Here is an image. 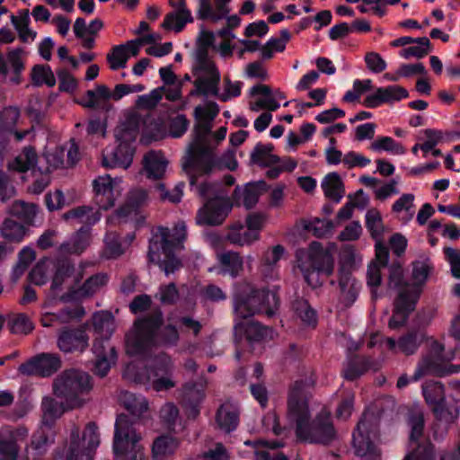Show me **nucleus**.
Returning <instances> with one entry per match:
<instances>
[{"instance_id": "obj_42", "label": "nucleus", "mask_w": 460, "mask_h": 460, "mask_svg": "<svg viewBox=\"0 0 460 460\" xmlns=\"http://www.w3.org/2000/svg\"><path fill=\"white\" fill-rule=\"evenodd\" d=\"M179 447V440L172 436H160L153 443L152 456L154 460H164L174 454Z\"/></svg>"}, {"instance_id": "obj_28", "label": "nucleus", "mask_w": 460, "mask_h": 460, "mask_svg": "<svg viewBox=\"0 0 460 460\" xmlns=\"http://www.w3.org/2000/svg\"><path fill=\"white\" fill-rule=\"evenodd\" d=\"M203 384H187L183 388V405L189 418H196L199 413V404L205 397Z\"/></svg>"}, {"instance_id": "obj_48", "label": "nucleus", "mask_w": 460, "mask_h": 460, "mask_svg": "<svg viewBox=\"0 0 460 460\" xmlns=\"http://www.w3.org/2000/svg\"><path fill=\"white\" fill-rule=\"evenodd\" d=\"M10 21L17 31L19 38L23 42L33 41L36 38V31L29 27L30 16L28 11L20 12L19 15L11 14Z\"/></svg>"}, {"instance_id": "obj_7", "label": "nucleus", "mask_w": 460, "mask_h": 460, "mask_svg": "<svg viewBox=\"0 0 460 460\" xmlns=\"http://www.w3.org/2000/svg\"><path fill=\"white\" fill-rule=\"evenodd\" d=\"M84 264L75 270L70 263L61 264L53 276L51 290L55 296L65 302L90 297L99 292L108 283L109 277L105 273H97L88 278L80 287Z\"/></svg>"}, {"instance_id": "obj_4", "label": "nucleus", "mask_w": 460, "mask_h": 460, "mask_svg": "<svg viewBox=\"0 0 460 460\" xmlns=\"http://www.w3.org/2000/svg\"><path fill=\"white\" fill-rule=\"evenodd\" d=\"M432 270V264L429 258H421L413 262V283H404L402 280L403 270L401 265L394 264L389 269L388 287L399 291L394 302V314L389 320V328L397 329L402 326L409 314L415 308L419 299L420 287L427 280Z\"/></svg>"}, {"instance_id": "obj_2", "label": "nucleus", "mask_w": 460, "mask_h": 460, "mask_svg": "<svg viewBox=\"0 0 460 460\" xmlns=\"http://www.w3.org/2000/svg\"><path fill=\"white\" fill-rule=\"evenodd\" d=\"M279 308V297L274 291L258 290L249 283L235 287L234 293V312L236 317L234 335L245 336L253 349L256 344L270 341L275 336L273 329L261 325L254 321L244 322L255 314H265L273 316Z\"/></svg>"}, {"instance_id": "obj_50", "label": "nucleus", "mask_w": 460, "mask_h": 460, "mask_svg": "<svg viewBox=\"0 0 460 460\" xmlns=\"http://www.w3.org/2000/svg\"><path fill=\"white\" fill-rule=\"evenodd\" d=\"M192 22L193 16L190 10H184L183 12L174 11L165 16L163 22V27L166 30H172L179 32L187 23Z\"/></svg>"}, {"instance_id": "obj_44", "label": "nucleus", "mask_w": 460, "mask_h": 460, "mask_svg": "<svg viewBox=\"0 0 460 460\" xmlns=\"http://www.w3.org/2000/svg\"><path fill=\"white\" fill-rule=\"evenodd\" d=\"M119 400L124 407L136 417L141 416L148 409V402L141 394L125 391L120 394Z\"/></svg>"}, {"instance_id": "obj_47", "label": "nucleus", "mask_w": 460, "mask_h": 460, "mask_svg": "<svg viewBox=\"0 0 460 460\" xmlns=\"http://www.w3.org/2000/svg\"><path fill=\"white\" fill-rule=\"evenodd\" d=\"M339 285L343 299L349 304H352L358 293V285L352 278L349 271L346 270L344 267L339 272Z\"/></svg>"}, {"instance_id": "obj_37", "label": "nucleus", "mask_w": 460, "mask_h": 460, "mask_svg": "<svg viewBox=\"0 0 460 460\" xmlns=\"http://www.w3.org/2000/svg\"><path fill=\"white\" fill-rule=\"evenodd\" d=\"M264 182L247 183L243 188L237 186L234 190V198L237 203L243 204L246 208H252L259 199Z\"/></svg>"}, {"instance_id": "obj_9", "label": "nucleus", "mask_w": 460, "mask_h": 460, "mask_svg": "<svg viewBox=\"0 0 460 460\" xmlns=\"http://www.w3.org/2000/svg\"><path fill=\"white\" fill-rule=\"evenodd\" d=\"M187 235L184 222H178L171 231L167 227H158L153 231L149 240L148 259L156 263L168 276L181 267V261L175 257L174 252L182 248Z\"/></svg>"}, {"instance_id": "obj_30", "label": "nucleus", "mask_w": 460, "mask_h": 460, "mask_svg": "<svg viewBox=\"0 0 460 460\" xmlns=\"http://www.w3.org/2000/svg\"><path fill=\"white\" fill-rule=\"evenodd\" d=\"M422 340V335L416 332H410L402 336L398 341L394 338H386L384 343L393 353L402 352L405 355H411L417 351Z\"/></svg>"}, {"instance_id": "obj_13", "label": "nucleus", "mask_w": 460, "mask_h": 460, "mask_svg": "<svg viewBox=\"0 0 460 460\" xmlns=\"http://www.w3.org/2000/svg\"><path fill=\"white\" fill-rule=\"evenodd\" d=\"M196 188L199 195L207 200L198 211L197 223L200 226L222 224L232 209L227 192L217 182H204Z\"/></svg>"}, {"instance_id": "obj_27", "label": "nucleus", "mask_w": 460, "mask_h": 460, "mask_svg": "<svg viewBox=\"0 0 460 460\" xmlns=\"http://www.w3.org/2000/svg\"><path fill=\"white\" fill-rule=\"evenodd\" d=\"M250 94L253 98L249 102V108L254 112L261 110L274 111L280 107L279 102H275L271 95V88L266 84H256L250 89Z\"/></svg>"}, {"instance_id": "obj_15", "label": "nucleus", "mask_w": 460, "mask_h": 460, "mask_svg": "<svg viewBox=\"0 0 460 460\" xmlns=\"http://www.w3.org/2000/svg\"><path fill=\"white\" fill-rule=\"evenodd\" d=\"M92 388L91 376L77 369L65 370L53 382V394L70 408L81 407L85 402L84 395Z\"/></svg>"}, {"instance_id": "obj_16", "label": "nucleus", "mask_w": 460, "mask_h": 460, "mask_svg": "<svg viewBox=\"0 0 460 460\" xmlns=\"http://www.w3.org/2000/svg\"><path fill=\"white\" fill-rule=\"evenodd\" d=\"M378 425L379 414L367 408L352 434L355 453L365 460H381V451L377 446Z\"/></svg>"}, {"instance_id": "obj_54", "label": "nucleus", "mask_w": 460, "mask_h": 460, "mask_svg": "<svg viewBox=\"0 0 460 460\" xmlns=\"http://www.w3.org/2000/svg\"><path fill=\"white\" fill-rule=\"evenodd\" d=\"M170 319L174 321L181 332L194 337L199 334L203 326L199 320L190 315H181L174 318L172 314H171Z\"/></svg>"}, {"instance_id": "obj_32", "label": "nucleus", "mask_w": 460, "mask_h": 460, "mask_svg": "<svg viewBox=\"0 0 460 460\" xmlns=\"http://www.w3.org/2000/svg\"><path fill=\"white\" fill-rule=\"evenodd\" d=\"M102 218V214L98 209L91 206H81L73 208L63 215V219L73 225L84 224L90 227L98 223Z\"/></svg>"}, {"instance_id": "obj_22", "label": "nucleus", "mask_w": 460, "mask_h": 460, "mask_svg": "<svg viewBox=\"0 0 460 460\" xmlns=\"http://www.w3.org/2000/svg\"><path fill=\"white\" fill-rule=\"evenodd\" d=\"M381 241L382 239L376 240V261L369 264L367 273V286L371 288L374 298L377 297L376 288L382 280L381 269L386 266L389 258L388 250Z\"/></svg>"}, {"instance_id": "obj_26", "label": "nucleus", "mask_w": 460, "mask_h": 460, "mask_svg": "<svg viewBox=\"0 0 460 460\" xmlns=\"http://www.w3.org/2000/svg\"><path fill=\"white\" fill-rule=\"evenodd\" d=\"M89 338L84 330L65 329L58 338V347L64 352L84 351L88 347Z\"/></svg>"}, {"instance_id": "obj_57", "label": "nucleus", "mask_w": 460, "mask_h": 460, "mask_svg": "<svg viewBox=\"0 0 460 460\" xmlns=\"http://www.w3.org/2000/svg\"><path fill=\"white\" fill-rule=\"evenodd\" d=\"M31 80L38 86L46 84L53 87L56 84V77L49 66H35L31 72Z\"/></svg>"}, {"instance_id": "obj_14", "label": "nucleus", "mask_w": 460, "mask_h": 460, "mask_svg": "<svg viewBox=\"0 0 460 460\" xmlns=\"http://www.w3.org/2000/svg\"><path fill=\"white\" fill-rule=\"evenodd\" d=\"M296 258L305 282L314 288L321 285L322 274L329 276L333 271V259L320 243L314 242L308 249L297 250Z\"/></svg>"}, {"instance_id": "obj_33", "label": "nucleus", "mask_w": 460, "mask_h": 460, "mask_svg": "<svg viewBox=\"0 0 460 460\" xmlns=\"http://www.w3.org/2000/svg\"><path fill=\"white\" fill-rule=\"evenodd\" d=\"M217 261L220 264L218 274L236 278L243 271L244 261L239 252L233 251L221 252L217 254Z\"/></svg>"}, {"instance_id": "obj_17", "label": "nucleus", "mask_w": 460, "mask_h": 460, "mask_svg": "<svg viewBox=\"0 0 460 460\" xmlns=\"http://www.w3.org/2000/svg\"><path fill=\"white\" fill-rule=\"evenodd\" d=\"M93 203L98 210H109L114 207L116 200L124 191L123 181L120 177L102 175L93 180Z\"/></svg>"}, {"instance_id": "obj_63", "label": "nucleus", "mask_w": 460, "mask_h": 460, "mask_svg": "<svg viewBox=\"0 0 460 460\" xmlns=\"http://www.w3.org/2000/svg\"><path fill=\"white\" fill-rule=\"evenodd\" d=\"M334 227L333 223L328 219L314 218L306 226L308 231L317 237H324L330 234Z\"/></svg>"}, {"instance_id": "obj_55", "label": "nucleus", "mask_w": 460, "mask_h": 460, "mask_svg": "<svg viewBox=\"0 0 460 460\" xmlns=\"http://www.w3.org/2000/svg\"><path fill=\"white\" fill-rule=\"evenodd\" d=\"M296 315L301 322L308 326H314L317 323L316 312L309 305L308 302L297 299L293 304Z\"/></svg>"}, {"instance_id": "obj_53", "label": "nucleus", "mask_w": 460, "mask_h": 460, "mask_svg": "<svg viewBox=\"0 0 460 460\" xmlns=\"http://www.w3.org/2000/svg\"><path fill=\"white\" fill-rule=\"evenodd\" d=\"M0 233L2 237L5 240L20 243L23 240L26 234V230L20 223L11 219H6L4 221L0 228Z\"/></svg>"}, {"instance_id": "obj_35", "label": "nucleus", "mask_w": 460, "mask_h": 460, "mask_svg": "<svg viewBox=\"0 0 460 460\" xmlns=\"http://www.w3.org/2000/svg\"><path fill=\"white\" fill-rule=\"evenodd\" d=\"M379 367L378 362L372 361L368 358L354 357L348 359L343 376L348 380H355L370 369L377 370Z\"/></svg>"}, {"instance_id": "obj_36", "label": "nucleus", "mask_w": 460, "mask_h": 460, "mask_svg": "<svg viewBox=\"0 0 460 460\" xmlns=\"http://www.w3.org/2000/svg\"><path fill=\"white\" fill-rule=\"evenodd\" d=\"M415 196L411 193H404L394 201L392 212L397 220L402 224H408L415 215Z\"/></svg>"}, {"instance_id": "obj_11", "label": "nucleus", "mask_w": 460, "mask_h": 460, "mask_svg": "<svg viewBox=\"0 0 460 460\" xmlns=\"http://www.w3.org/2000/svg\"><path fill=\"white\" fill-rule=\"evenodd\" d=\"M456 358L454 350L445 351L444 346L437 341H429V351L422 355L417 364L413 376L410 378L402 375L397 380V387L402 389L410 382H417L425 376H446L460 372V365L450 364Z\"/></svg>"}, {"instance_id": "obj_64", "label": "nucleus", "mask_w": 460, "mask_h": 460, "mask_svg": "<svg viewBox=\"0 0 460 460\" xmlns=\"http://www.w3.org/2000/svg\"><path fill=\"white\" fill-rule=\"evenodd\" d=\"M178 417V409L172 402L165 403L160 410V418L169 429H176Z\"/></svg>"}, {"instance_id": "obj_41", "label": "nucleus", "mask_w": 460, "mask_h": 460, "mask_svg": "<svg viewBox=\"0 0 460 460\" xmlns=\"http://www.w3.org/2000/svg\"><path fill=\"white\" fill-rule=\"evenodd\" d=\"M63 263H70V261H60L58 263H55L50 259H44L39 261L29 274L30 281L35 285H44L48 280L49 272L53 270L57 272L58 268ZM56 273H54V275Z\"/></svg>"}, {"instance_id": "obj_38", "label": "nucleus", "mask_w": 460, "mask_h": 460, "mask_svg": "<svg viewBox=\"0 0 460 460\" xmlns=\"http://www.w3.org/2000/svg\"><path fill=\"white\" fill-rule=\"evenodd\" d=\"M41 409L43 412V423L51 425L57 419L60 418L63 413L68 410H72L66 405V402H57L50 396H45L41 402Z\"/></svg>"}, {"instance_id": "obj_31", "label": "nucleus", "mask_w": 460, "mask_h": 460, "mask_svg": "<svg viewBox=\"0 0 460 460\" xmlns=\"http://www.w3.org/2000/svg\"><path fill=\"white\" fill-rule=\"evenodd\" d=\"M91 228L81 227L66 242L59 246V253L62 255L81 254L90 244Z\"/></svg>"}, {"instance_id": "obj_20", "label": "nucleus", "mask_w": 460, "mask_h": 460, "mask_svg": "<svg viewBox=\"0 0 460 460\" xmlns=\"http://www.w3.org/2000/svg\"><path fill=\"white\" fill-rule=\"evenodd\" d=\"M28 437V429L22 426L0 428V455L4 460H18L20 443Z\"/></svg>"}, {"instance_id": "obj_25", "label": "nucleus", "mask_w": 460, "mask_h": 460, "mask_svg": "<svg viewBox=\"0 0 460 460\" xmlns=\"http://www.w3.org/2000/svg\"><path fill=\"white\" fill-rule=\"evenodd\" d=\"M436 420L445 427L438 432L436 426L433 427V437L435 439L444 438L450 425L456 421L460 415V409L456 402H447L446 400L430 408Z\"/></svg>"}, {"instance_id": "obj_56", "label": "nucleus", "mask_w": 460, "mask_h": 460, "mask_svg": "<svg viewBox=\"0 0 460 460\" xmlns=\"http://www.w3.org/2000/svg\"><path fill=\"white\" fill-rule=\"evenodd\" d=\"M38 212V207L33 203L22 200L14 201L10 207L9 213L26 221L31 222Z\"/></svg>"}, {"instance_id": "obj_40", "label": "nucleus", "mask_w": 460, "mask_h": 460, "mask_svg": "<svg viewBox=\"0 0 460 460\" xmlns=\"http://www.w3.org/2000/svg\"><path fill=\"white\" fill-rule=\"evenodd\" d=\"M260 234L249 230L242 224H234L231 226L226 238L232 244L248 246L260 239Z\"/></svg>"}, {"instance_id": "obj_29", "label": "nucleus", "mask_w": 460, "mask_h": 460, "mask_svg": "<svg viewBox=\"0 0 460 460\" xmlns=\"http://www.w3.org/2000/svg\"><path fill=\"white\" fill-rule=\"evenodd\" d=\"M168 161L161 151L151 150L143 158V168L147 178L162 179L166 172Z\"/></svg>"}, {"instance_id": "obj_60", "label": "nucleus", "mask_w": 460, "mask_h": 460, "mask_svg": "<svg viewBox=\"0 0 460 460\" xmlns=\"http://www.w3.org/2000/svg\"><path fill=\"white\" fill-rule=\"evenodd\" d=\"M164 93V87L153 89L146 94L139 95L137 99L136 104L138 108L153 109L162 100Z\"/></svg>"}, {"instance_id": "obj_49", "label": "nucleus", "mask_w": 460, "mask_h": 460, "mask_svg": "<svg viewBox=\"0 0 460 460\" xmlns=\"http://www.w3.org/2000/svg\"><path fill=\"white\" fill-rule=\"evenodd\" d=\"M403 460H435L434 447L430 443L417 445L409 452ZM440 460H457L454 454L445 453L441 455Z\"/></svg>"}, {"instance_id": "obj_5", "label": "nucleus", "mask_w": 460, "mask_h": 460, "mask_svg": "<svg viewBox=\"0 0 460 460\" xmlns=\"http://www.w3.org/2000/svg\"><path fill=\"white\" fill-rule=\"evenodd\" d=\"M163 314L138 318L125 338L126 351L130 356H140L155 346L174 347L180 340L178 326L169 323L162 327Z\"/></svg>"}, {"instance_id": "obj_10", "label": "nucleus", "mask_w": 460, "mask_h": 460, "mask_svg": "<svg viewBox=\"0 0 460 460\" xmlns=\"http://www.w3.org/2000/svg\"><path fill=\"white\" fill-rule=\"evenodd\" d=\"M92 325L95 336L92 348L96 357L94 373L104 376L118 358L115 347L110 343V339L115 331V319L111 313L99 311L93 314Z\"/></svg>"}, {"instance_id": "obj_23", "label": "nucleus", "mask_w": 460, "mask_h": 460, "mask_svg": "<svg viewBox=\"0 0 460 460\" xmlns=\"http://www.w3.org/2000/svg\"><path fill=\"white\" fill-rule=\"evenodd\" d=\"M408 97V92L400 85H388L378 87L375 92L367 94L363 104L367 108H376L383 103H391Z\"/></svg>"}, {"instance_id": "obj_62", "label": "nucleus", "mask_w": 460, "mask_h": 460, "mask_svg": "<svg viewBox=\"0 0 460 460\" xmlns=\"http://www.w3.org/2000/svg\"><path fill=\"white\" fill-rule=\"evenodd\" d=\"M444 132L437 129H426L424 131V141L421 144L420 150L427 155L438 144L444 142Z\"/></svg>"}, {"instance_id": "obj_58", "label": "nucleus", "mask_w": 460, "mask_h": 460, "mask_svg": "<svg viewBox=\"0 0 460 460\" xmlns=\"http://www.w3.org/2000/svg\"><path fill=\"white\" fill-rule=\"evenodd\" d=\"M366 226L375 240L382 239L384 225L381 214L376 209H370L366 214Z\"/></svg>"}, {"instance_id": "obj_34", "label": "nucleus", "mask_w": 460, "mask_h": 460, "mask_svg": "<svg viewBox=\"0 0 460 460\" xmlns=\"http://www.w3.org/2000/svg\"><path fill=\"white\" fill-rule=\"evenodd\" d=\"M218 427L225 432L234 430L239 423V409L232 402L223 403L216 417Z\"/></svg>"}, {"instance_id": "obj_39", "label": "nucleus", "mask_w": 460, "mask_h": 460, "mask_svg": "<svg viewBox=\"0 0 460 460\" xmlns=\"http://www.w3.org/2000/svg\"><path fill=\"white\" fill-rule=\"evenodd\" d=\"M36 162L37 155L35 150L31 147H25L21 154L9 162L8 168L18 172L31 171L36 175Z\"/></svg>"}, {"instance_id": "obj_21", "label": "nucleus", "mask_w": 460, "mask_h": 460, "mask_svg": "<svg viewBox=\"0 0 460 460\" xmlns=\"http://www.w3.org/2000/svg\"><path fill=\"white\" fill-rule=\"evenodd\" d=\"M286 255V249L281 244H276L265 250L260 261L259 271L267 280L277 279L279 277V261Z\"/></svg>"}, {"instance_id": "obj_46", "label": "nucleus", "mask_w": 460, "mask_h": 460, "mask_svg": "<svg viewBox=\"0 0 460 460\" xmlns=\"http://www.w3.org/2000/svg\"><path fill=\"white\" fill-rule=\"evenodd\" d=\"M421 392L426 403L430 408L446 400L445 387L438 381L424 382L421 386Z\"/></svg>"}, {"instance_id": "obj_45", "label": "nucleus", "mask_w": 460, "mask_h": 460, "mask_svg": "<svg viewBox=\"0 0 460 460\" xmlns=\"http://www.w3.org/2000/svg\"><path fill=\"white\" fill-rule=\"evenodd\" d=\"M370 148L376 153L386 152L392 155H403L406 154L405 146L391 137H377L370 145Z\"/></svg>"}, {"instance_id": "obj_18", "label": "nucleus", "mask_w": 460, "mask_h": 460, "mask_svg": "<svg viewBox=\"0 0 460 460\" xmlns=\"http://www.w3.org/2000/svg\"><path fill=\"white\" fill-rule=\"evenodd\" d=\"M61 367V358L58 354L40 353L21 364L18 372L23 376L49 377Z\"/></svg>"}, {"instance_id": "obj_3", "label": "nucleus", "mask_w": 460, "mask_h": 460, "mask_svg": "<svg viewBox=\"0 0 460 460\" xmlns=\"http://www.w3.org/2000/svg\"><path fill=\"white\" fill-rule=\"evenodd\" d=\"M218 112V106L214 102L199 105L194 110L196 119L194 138L182 162V168L189 175L191 187L197 184L199 176L208 173L215 165L212 153L214 146L211 138H215L217 143L226 138L227 133L226 127H221L214 134L211 132L213 121Z\"/></svg>"}, {"instance_id": "obj_19", "label": "nucleus", "mask_w": 460, "mask_h": 460, "mask_svg": "<svg viewBox=\"0 0 460 460\" xmlns=\"http://www.w3.org/2000/svg\"><path fill=\"white\" fill-rule=\"evenodd\" d=\"M146 200L147 192L145 190H131L126 202L107 217V225L115 226L137 218L139 208L146 204Z\"/></svg>"}, {"instance_id": "obj_1", "label": "nucleus", "mask_w": 460, "mask_h": 460, "mask_svg": "<svg viewBox=\"0 0 460 460\" xmlns=\"http://www.w3.org/2000/svg\"><path fill=\"white\" fill-rule=\"evenodd\" d=\"M314 385L312 373L294 380L288 391V419L295 426L298 440L312 444H330L336 438V430L329 412L323 411L310 423L308 399Z\"/></svg>"}, {"instance_id": "obj_59", "label": "nucleus", "mask_w": 460, "mask_h": 460, "mask_svg": "<svg viewBox=\"0 0 460 460\" xmlns=\"http://www.w3.org/2000/svg\"><path fill=\"white\" fill-rule=\"evenodd\" d=\"M356 199H358V201L355 200L354 203L348 202L339 209L336 217L338 222L349 220L352 217L355 207L363 208L367 202V197L362 190H359L356 194Z\"/></svg>"}, {"instance_id": "obj_61", "label": "nucleus", "mask_w": 460, "mask_h": 460, "mask_svg": "<svg viewBox=\"0 0 460 460\" xmlns=\"http://www.w3.org/2000/svg\"><path fill=\"white\" fill-rule=\"evenodd\" d=\"M20 117V111L16 107L9 106L0 112V129L12 131Z\"/></svg>"}, {"instance_id": "obj_24", "label": "nucleus", "mask_w": 460, "mask_h": 460, "mask_svg": "<svg viewBox=\"0 0 460 460\" xmlns=\"http://www.w3.org/2000/svg\"><path fill=\"white\" fill-rule=\"evenodd\" d=\"M231 2L232 0H199L197 17L199 20L218 22L231 13Z\"/></svg>"}, {"instance_id": "obj_12", "label": "nucleus", "mask_w": 460, "mask_h": 460, "mask_svg": "<svg viewBox=\"0 0 460 460\" xmlns=\"http://www.w3.org/2000/svg\"><path fill=\"white\" fill-rule=\"evenodd\" d=\"M172 373L173 361L171 356L160 353L155 357L152 367L145 369L143 373H137L135 363L130 362L126 366L123 376L128 380L148 385L160 392L175 386Z\"/></svg>"}, {"instance_id": "obj_51", "label": "nucleus", "mask_w": 460, "mask_h": 460, "mask_svg": "<svg viewBox=\"0 0 460 460\" xmlns=\"http://www.w3.org/2000/svg\"><path fill=\"white\" fill-rule=\"evenodd\" d=\"M411 46L403 49L400 56L403 58H422L431 51V43L429 38H414Z\"/></svg>"}, {"instance_id": "obj_6", "label": "nucleus", "mask_w": 460, "mask_h": 460, "mask_svg": "<svg viewBox=\"0 0 460 460\" xmlns=\"http://www.w3.org/2000/svg\"><path fill=\"white\" fill-rule=\"evenodd\" d=\"M192 72L195 88L190 93L191 96H217L219 100L227 102L241 94L243 83L233 82L227 77L225 78L224 90L219 93L220 72L205 49L196 51Z\"/></svg>"}, {"instance_id": "obj_52", "label": "nucleus", "mask_w": 460, "mask_h": 460, "mask_svg": "<svg viewBox=\"0 0 460 460\" xmlns=\"http://www.w3.org/2000/svg\"><path fill=\"white\" fill-rule=\"evenodd\" d=\"M103 241L104 248L102 258L106 260L116 259L124 253L125 248L119 241V235L116 233L107 231Z\"/></svg>"}, {"instance_id": "obj_43", "label": "nucleus", "mask_w": 460, "mask_h": 460, "mask_svg": "<svg viewBox=\"0 0 460 460\" xmlns=\"http://www.w3.org/2000/svg\"><path fill=\"white\" fill-rule=\"evenodd\" d=\"M324 195L331 200L338 203L344 196L345 190L340 175L336 172L327 174L322 181Z\"/></svg>"}, {"instance_id": "obj_8", "label": "nucleus", "mask_w": 460, "mask_h": 460, "mask_svg": "<svg viewBox=\"0 0 460 460\" xmlns=\"http://www.w3.org/2000/svg\"><path fill=\"white\" fill-rule=\"evenodd\" d=\"M146 120L136 111H128L116 127L114 136L118 144L111 150L102 153V165L106 168L120 167L128 169L133 161L135 142Z\"/></svg>"}]
</instances>
